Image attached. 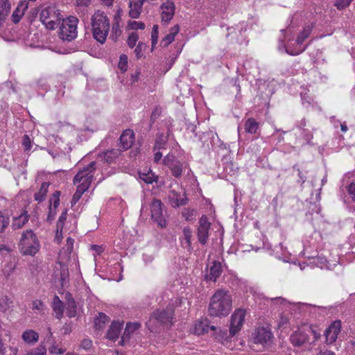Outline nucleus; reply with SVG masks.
<instances>
[{
	"mask_svg": "<svg viewBox=\"0 0 355 355\" xmlns=\"http://www.w3.org/2000/svg\"><path fill=\"white\" fill-rule=\"evenodd\" d=\"M170 170L172 175L176 178H180L182 176L183 171L182 163L180 161L173 162V164L171 165Z\"/></svg>",
	"mask_w": 355,
	"mask_h": 355,
	"instance_id": "f704fd0d",
	"label": "nucleus"
},
{
	"mask_svg": "<svg viewBox=\"0 0 355 355\" xmlns=\"http://www.w3.org/2000/svg\"><path fill=\"white\" fill-rule=\"evenodd\" d=\"M259 128V123L255 121V119L252 118L248 119L244 124V128L245 132L254 134L256 133L257 129Z\"/></svg>",
	"mask_w": 355,
	"mask_h": 355,
	"instance_id": "2f4dec72",
	"label": "nucleus"
},
{
	"mask_svg": "<svg viewBox=\"0 0 355 355\" xmlns=\"http://www.w3.org/2000/svg\"><path fill=\"white\" fill-rule=\"evenodd\" d=\"M56 209L54 208H52V207L49 206V213L46 218V221L49 223H51L53 220L55 219V217L56 216Z\"/></svg>",
	"mask_w": 355,
	"mask_h": 355,
	"instance_id": "5fc2aeb1",
	"label": "nucleus"
},
{
	"mask_svg": "<svg viewBox=\"0 0 355 355\" xmlns=\"http://www.w3.org/2000/svg\"><path fill=\"white\" fill-rule=\"evenodd\" d=\"M353 0H336L334 6L338 10H343L348 7Z\"/></svg>",
	"mask_w": 355,
	"mask_h": 355,
	"instance_id": "37998d69",
	"label": "nucleus"
},
{
	"mask_svg": "<svg viewBox=\"0 0 355 355\" xmlns=\"http://www.w3.org/2000/svg\"><path fill=\"white\" fill-rule=\"evenodd\" d=\"M171 123L169 122L168 124H167V135L164 136L162 133L157 134V138L155 143V148L162 149L164 148L166 142L168 139V137L172 134V130H171L170 127L171 126Z\"/></svg>",
	"mask_w": 355,
	"mask_h": 355,
	"instance_id": "412c9836",
	"label": "nucleus"
},
{
	"mask_svg": "<svg viewBox=\"0 0 355 355\" xmlns=\"http://www.w3.org/2000/svg\"><path fill=\"white\" fill-rule=\"evenodd\" d=\"M123 324V322L113 321L107 330V338L115 341L119 338Z\"/></svg>",
	"mask_w": 355,
	"mask_h": 355,
	"instance_id": "6ab92c4d",
	"label": "nucleus"
},
{
	"mask_svg": "<svg viewBox=\"0 0 355 355\" xmlns=\"http://www.w3.org/2000/svg\"><path fill=\"white\" fill-rule=\"evenodd\" d=\"M139 177L148 184L157 182L158 180V176L153 173L150 168L146 169L144 171H139Z\"/></svg>",
	"mask_w": 355,
	"mask_h": 355,
	"instance_id": "5701e85b",
	"label": "nucleus"
},
{
	"mask_svg": "<svg viewBox=\"0 0 355 355\" xmlns=\"http://www.w3.org/2000/svg\"><path fill=\"white\" fill-rule=\"evenodd\" d=\"M178 160L175 158L172 155H167L163 159V164L168 168H170L171 165L173 164V162H178Z\"/></svg>",
	"mask_w": 355,
	"mask_h": 355,
	"instance_id": "3c124183",
	"label": "nucleus"
},
{
	"mask_svg": "<svg viewBox=\"0 0 355 355\" xmlns=\"http://www.w3.org/2000/svg\"><path fill=\"white\" fill-rule=\"evenodd\" d=\"M28 3L24 1H21L14 10L12 15V21L14 24H17L24 15L25 10L28 9Z\"/></svg>",
	"mask_w": 355,
	"mask_h": 355,
	"instance_id": "aec40b11",
	"label": "nucleus"
},
{
	"mask_svg": "<svg viewBox=\"0 0 355 355\" xmlns=\"http://www.w3.org/2000/svg\"><path fill=\"white\" fill-rule=\"evenodd\" d=\"M91 25L94 38L101 44H104L110 28L107 15L100 10L95 12L91 19Z\"/></svg>",
	"mask_w": 355,
	"mask_h": 355,
	"instance_id": "7ed1b4c3",
	"label": "nucleus"
},
{
	"mask_svg": "<svg viewBox=\"0 0 355 355\" xmlns=\"http://www.w3.org/2000/svg\"><path fill=\"white\" fill-rule=\"evenodd\" d=\"M347 191L352 200L355 202V184L351 183L347 187Z\"/></svg>",
	"mask_w": 355,
	"mask_h": 355,
	"instance_id": "052dcab7",
	"label": "nucleus"
},
{
	"mask_svg": "<svg viewBox=\"0 0 355 355\" xmlns=\"http://www.w3.org/2000/svg\"><path fill=\"white\" fill-rule=\"evenodd\" d=\"M10 10V5L7 0L0 1V21L4 20Z\"/></svg>",
	"mask_w": 355,
	"mask_h": 355,
	"instance_id": "e433bc0d",
	"label": "nucleus"
},
{
	"mask_svg": "<svg viewBox=\"0 0 355 355\" xmlns=\"http://www.w3.org/2000/svg\"><path fill=\"white\" fill-rule=\"evenodd\" d=\"M232 309V297L227 291H217L211 297L209 305V315L212 317L227 315Z\"/></svg>",
	"mask_w": 355,
	"mask_h": 355,
	"instance_id": "f03ea898",
	"label": "nucleus"
},
{
	"mask_svg": "<svg viewBox=\"0 0 355 355\" xmlns=\"http://www.w3.org/2000/svg\"><path fill=\"white\" fill-rule=\"evenodd\" d=\"M313 27V24H307L304 27L303 30L299 33L295 40L297 45L302 44L304 40L309 37L312 32Z\"/></svg>",
	"mask_w": 355,
	"mask_h": 355,
	"instance_id": "a878e982",
	"label": "nucleus"
},
{
	"mask_svg": "<svg viewBox=\"0 0 355 355\" xmlns=\"http://www.w3.org/2000/svg\"><path fill=\"white\" fill-rule=\"evenodd\" d=\"M74 240L70 237L67 239V243L65 245V250L68 254H70L73 249Z\"/></svg>",
	"mask_w": 355,
	"mask_h": 355,
	"instance_id": "6e6d98bb",
	"label": "nucleus"
},
{
	"mask_svg": "<svg viewBox=\"0 0 355 355\" xmlns=\"http://www.w3.org/2000/svg\"><path fill=\"white\" fill-rule=\"evenodd\" d=\"M309 335L303 331H295L290 337L291 343L295 347H300L309 341Z\"/></svg>",
	"mask_w": 355,
	"mask_h": 355,
	"instance_id": "a211bd4d",
	"label": "nucleus"
},
{
	"mask_svg": "<svg viewBox=\"0 0 355 355\" xmlns=\"http://www.w3.org/2000/svg\"><path fill=\"white\" fill-rule=\"evenodd\" d=\"M163 203L159 199L154 198L150 203L151 218L154 222L163 227L166 225V219L163 214Z\"/></svg>",
	"mask_w": 355,
	"mask_h": 355,
	"instance_id": "1a4fd4ad",
	"label": "nucleus"
},
{
	"mask_svg": "<svg viewBox=\"0 0 355 355\" xmlns=\"http://www.w3.org/2000/svg\"><path fill=\"white\" fill-rule=\"evenodd\" d=\"M67 209H65L60 216L56 223V238L60 239L62 238V229L67 220Z\"/></svg>",
	"mask_w": 355,
	"mask_h": 355,
	"instance_id": "cd10ccee",
	"label": "nucleus"
},
{
	"mask_svg": "<svg viewBox=\"0 0 355 355\" xmlns=\"http://www.w3.org/2000/svg\"><path fill=\"white\" fill-rule=\"evenodd\" d=\"M222 271L221 263L219 261H215L209 269V272L205 275V279L207 281L216 282L221 275Z\"/></svg>",
	"mask_w": 355,
	"mask_h": 355,
	"instance_id": "f3484780",
	"label": "nucleus"
},
{
	"mask_svg": "<svg viewBox=\"0 0 355 355\" xmlns=\"http://www.w3.org/2000/svg\"><path fill=\"white\" fill-rule=\"evenodd\" d=\"M179 31H180L179 26L175 25V26H173L172 28H171L169 34H172V35L174 36V37H175V35L178 33Z\"/></svg>",
	"mask_w": 355,
	"mask_h": 355,
	"instance_id": "0e129e2a",
	"label": "nucleus"
},
{
	"mask_svg": "<svg viewBox=\"0 0 355 355\" xmlns=\"http://www.w3.org/2000/svg\"><path fill=\"white\" fill-rule=\"evenodd\" d=\"M142 6H141V3L134 2L133 0H130L129 1V16L132 19H137L139 17V15L142 10Z\"/></svg>",
	"mask_w": 355,
	"mask_h": 355,
	"instance_id": "bb28decb",
	"label": "nucleus"
},
{
	"mask_svg": "<svg viewBox=\"0 0 355 355\" xmlns=\"http://www.w3.org/2000/svg\"><path fill=\"white\" fill-rule=\"evenodd\" d=\"M60 191H55L53 193L52 197L49 200V207H52V208L57 209L60 205Z\"/></svg>",
	"mask_w": 355,
	"mask_h": 355,
	"instance_id": "4c0bfd02",
	"label": "nucleus"
},
{
	"mask_svg": "<svg viewBox=\"0 0 355 355\" xmlns=\"http://www.w3.org/2000/svg\"><path fill=\"white\" fill-rule=\"evenodd\" d=\"M40 248L39 240L32 230H27L22 233L19 243V249L22 254L34 256Z\"/></svg>",
	"mask_w": 355,
	"mask_h": 355,
	"instance_id": "20e7f679",
	"label": "nucleus"
},
{
	"mask_svg": "<svg viewBox=\"0 0 355 355\" xmlns=\"http://www.w3.org/2000/svg\"><path fill=\"white\" fill-rule=\"evenodd\" d=\"M139 40V35L137 33L132 32L130 34L127 42L128 45L130 48L132 49L135 45Z\"/></svg>",
	"mask_w": 355,
	"mask_h": 355,
	"instance_id": "79ce46f5",
	"label": "nucleus"
},
{
	"mask_svg": "<svg viewBox=\"0 0 355 355\" xmlns=\"http://www.w3.org/2000/svg\"><path fill=\"white\" fill-rule=\"evenodd\" d=\"M215 139L219 141V138L216 133H214L212 131L203 132L200 135L202 147L205 149V150H209L211 148L215 145Z\"/></svg>",
	"mask_w": 355,
	"mask_h": 355,
	"instance_id": "2eb2a0df",
	"label": "nucleus"
},
{
	"mask_svg": "<svg viewBox=\"0 0 355 355\" xmlns=\"http://www.w3.org/2000/svg\"><path fill=\"white\" fill-rule=\"evenodd\" d=\"M50 352L51 353H55L58 354H62L64 353V351L62 349H58L57 347H55V346H52L50 348Z\"/></svg>",
	"mask_w": 355,
	"mask_h": 355,
	"instance_id": "774afa93",
	"label": "nucleus"
},
{
	"mask_svg": "<svg viewBox=\"0 0 355 355\" xmlns=\"http://www.w3.org/2000/svg\"><path fill=\"white\" fill-rule=\"evenodd\" d=\"M340 321H334L325 331L326 341L328 344L334 343L340 331Z\"/></svg>",
	"mask_w": 355,
	"mask_h": 355,
	"instance_id": "4468645a",
	"label": "nucleus"
},
{
	"mask_svg": "<svg viewBox=\"0 0 355 355\" xmlns=\"http://www.w3.org/2000/svg\"><path fill=\"white\" fill-rule=\"evenodd\" d=\"M32 305H33L32 309L33 310H38L40 311H43L44 307V303L41 300H34L32 303Z\"/></svg>",
	"mask_w": 355,
	"mask_h": 355,
	"instance_id": "4d7b16f0",
	"label": "nucleus"
},
{
	"mask_svg": "<svg viewBox=\"0 0 355 355\" xmlns=\"http://www.w3.org/2000/svg\"><path fill=\"white\" fill-rule=\"evenodd\" d=\"M46 349L44 346H40L36 349H31L27 355H46Z\"/></svg>",
	"mask_w": 355,
	"mask_h": 355,
	"instance_id": "49530a36",
	"label": "nucleus"
},
{
	"mask_svg": "<svg viewBox=\"0 0 355 355\" xmlns=\"http://www.w3.org/2000/svg\"><path fill=\"white\" fill-rule=\"evenodd\" d=\"M245 316V311L236 309L231 316L230 337L234 336L241 329Z\"/></svg>",
	"mask_w": 355,
	"mask_h": 355,
	"instance_id": "9b49d317",
	"label": "nucleus"
},
{
	"mask_svg": "<svg viewBox=\"0 0 355 355\" xmlns=\"http://www.w3.org/2000/svg\"><path fill=\"white\" fill-rule=\"evenodd\" d=\"M49 187V183L48 182H43L41 184L40 190L34 195V199L35 201H37L38 202H42L45 200L46 196L48 193Z\"/></svg>",
	"mask_w": 355,
	"mask_h": 355,
	"instance_id": "7c9ffc66",
	"label": "nucleus"
},
{
	"mask_svg": "<svg viewBox=\"0 0 355 355\" xmlns=\"http://www.w3.org/2000/svg\"><path fill=\"white\" fill-rule=\"evenodd\" d=\"M175 40L174 36L172 34H168L164 37L162 38L160 42V46L162 47H167L170 44H171Z\"/></svg>",
	"mask_w": 355,
	"mask_h": 355,
	"instance_id": "a18cd8bd",
	"label": "nucleus"
},
{
	"mask_svg": "<svg viewBox=\"0 0 355 355\" xmlns=\"http://www.w3.org/2000/svg\"><path fill=\"white\" fill-rule=\"evenodd\" d=\"M22 338L27 343H36L38 340L39 335L33 330H27L23 333Z\"/></svg>",
	"mask_w": 355,
	"mask_h": 355,
	"instance_id": "72a5a7b5",
	"label": "nucleus"
},
{
	"mask_svg": "<svg viewBox=\"0 0 355 355\" xmlns=\"http://www.w3.org/2000/svg\"><path fill=\"white\" fill-rule=\"evenodd\" d=\"M254 343L261 345L263 347L270 346L273 340V335L270 329L261 327L255 329L252 334Z\"/></svg>",
	"mask_w": 355,
	"mask_h": 355,
	"instance_id": "0eeeda50",
	"label": "nucleus"
},
{
	"mask_svg": "<svg viewBox=\"0 0 355 355\" xmlns=\"http://www.w3.org/2000/svg\"><path fill=\"white\" fill-rule=\"evenodd\" d=\"M145 47L146 46L143 42H139L138 43L137 46H136L134 51L137 59H139L141 58V56L143 55L142 52L145 49Z\"/></svg>",
	"mask_w": 355,
	"mask_h": 355,
	"instance_id": "de8ad7c7",
	"label": "nucleus"
},
{
	"mask_svg": "<svg viewBox=\"0 0 355 355\" xmlns=\"http://www.w3.org/2000/svg\"><path fill=\"white\" fill-rule=\"evenodd\" d=\"M9 222V218L5 216L1 212H0V232L4 231V230L8 225Z\"/></svg>",
	"mask_w": 355,
	"mask_h": 355,
	"instance_id": "c03bdc74",
	"label": "nucleus"
},
{
	"mask_svg": "<svg viewBox=\"0 0 355 355\" xmlns=\"http://www.w3.org/2000/svg\"><path fill=\"white\" fill-rule=\"evenodd\" d=\"M78 6H88L91 0H76Z\"/></svg>",
	"mask_w": 355,
	"mask_h": 355,
	"instance_id": "69168bd1",
	"label": "nucleus"
},
{
	"mask_svg": "<svg viewBox=\"0 0 355 355\" xmlns=\"http://www.w3.org/2000/svg\"><path fill=\"white\" fill-rule=\"evenodd\" d=\"M110 320V318L103 313H99L98 316L95 319L94 324L96 329L101 330L105 328V325Z\"/></svg>",
	"mask_w": 355,
	"mask_h": 355,
	"instance_id": "473e14b6",
	"label": "nucleus"
},
{
	"mask_svg": "<svg viewBox=\"0 0 355 355\" xmlns=\"http://www.w3.org/2000/svg\"><path fill=\"white\" fill-rule=\"evenodd\" d=\"M118 67L123 72L127 70L128 56L126 55L122 54L120 55Z\"/></svg>",
	"mask_w": 355,
	"mask_h": 355,
	"instance_id": "a19ab883",
	"label": "nucleus"
},
{
	"mask_svg": "<svg viewBox=\"0 0 355 355\" xmlns=\"http://www.w3.org/2000/svg\"><path fill=\"white\" fill-rule=\"evenodd\" d=\"M160 8L162 10L161 16L162 21L168 23L173 18L175 13V5L172 1L164 3Z\"/></svg>",
	"mask_w": 355,
	"mask_h": 355,
	"instance_id": "dca6fc26",
	"label": "nucleus"
},
{
	"mask_svg": "<svg viewBox=\"0 0 355 355\" xmlns=\"http://www.w3.org/2000/svg\"><path fill=\"white\" fill-rule=\"evenodd\" d=\"M183 235L184 242L187 244L188 248L191 247V237H192V230L189 227H185L183 229Z\"/></svg>",
	"mask_w": 355,
	"mask_h": 355,
	"instance_id": "58836bf2",
	"label": "nucleus"
},
{
	"mask_svg": "<svg viewBox=\"0 0 355 355\" xmlns=\"http://www.w3.org/2000/svg\"><path fill=\"white\" fill-rule=\"evenodd\" d=\"M112 31L114 32L115 36L112 35L111 37L114 40H116L117 37L121 35V31L120 30L119 25L118 23L113 24Z\"/></svg>",
	"mask_w": 355,
	"mask_h": 355,
	"instance_id": "bf43d9fd",
	"label": "nucleus"
},
{
	"mask_svg": "<svg viewBox=\"0 0 355 355\" xmlns=\"http://www.w3.org/2000/svg\"><path fill=\"white\" fill-rule=\"evenodd\" d=\"M306 47H307V46H305L302 49H301L298 51H289L287 49H286V52L288 54L291 55H297L300 54V53L303 52L304 51H305Z\"/></svg>",
	"mask_w": 355,
	"mask_h": 355,
	"instance_id": "338daca9",
	"label": "nucleus"
},
{
	"mask_svg": "<svg viewBox=\"0 0 355 355\" xmlns=\"http://www.w3.org/2000/svg\"><path fill=\"white\" fill-rule=\"evenodd\" d=\"M141 327L139 322H128L126 324L125 329L123 331V335L127 338V340L130 339V335L133 332Z\"/></svg>",
	"mask_w": 355,
	"mask_h": 355,
	"instance_id": "c9c22d12",
	"label": "nucleus"
},
{
	"mask_svg": "<svg viewBox=\"0 0 355 355\" xmlns=\"http://www.w3.org/2000/svg\"><path fill=\"white\" fill-rule=\"evenodd\" d=\"M194 210L190 209H184L182 212V216L185 218L187 220H189L193 216Z\"/></svg>",
	"mask_w": 355,
	"mask_h": 355,
	"instance_id": "13d9d810",
	"label": "nucleus"
},
{
	"mask_svg": "<svg viewBox=\"0 0 355 355\" xmlns=\"http://www.w3.org/2000/svg\"><path fill=\"white\" fill-rule=\"evenodd\" d=\"M168 198L171 206L173 208L185 205L189 200L184 192H178L174 189L169 191Z\"/></svg>",
	"mask_w": 355,
	"mask_h": 355,
	"instance_id": "f8f14e48",
	"label": "nucleus"
},
{
	"mask_svg": "<svg viewBox=\"0 0 355 355\" xmlns=\"http://www.w3.org/2000/svg\"><path fill=\"white\" fill-rule=\"evenodd\" d=\"M195 333L200 335L207 333L209 330V322L208 320L198 321L194 327Z\"/></svg>",
	"mask_w": 355,
	"mask_h": 355,
	"instance_id": "c756f323",
	"label": "nucleus"
},
{
	"mask_svg": "<svg viewBox=\"0 0 355 355\" xmlns=\"http://www.w3.org/2000/svg\"><path fill=\"white\" fill-rule=\"evenodd\" d=\"M315 130V128L312 127L311 130L306 128L302 131V134L303 135L304 139L306 140L307 143H309L310 141L313 139V131Z\"/></svg>",
	"mask_w": 355,
	"mask_h": 355,
	"instance_id": "8fccbe9b",
	"label": "nucleus"
},
{
	"mask_svg": "<svg viewBox=\"0 0 355 355\" xmlns=\"http://www.w3.org/2000/svg\"><path fill=\"white\" fill-rule=\"evenodd\" d=\"M210 227L211 223L209 222L207 216L202 215L199 219L197 228V237L199 243L202 245L207 243Z\"/></svg>",
	"mask_w": 355,
	"mask_h": 355,
	"instance_id": "9d476101",
	"label": "nucleus"
},
{
	"mask_svg": "<svg viewBox=\"0 0 355 355\" xmlns=\"http://www.w3.org/2000/svg\"><path fill=\"white\" fill-rule=\"evenodd\" d=\"M95 170L96 162H92L83 169L80 170L73 178V184L78 185L76 191L71 201V206L76 205L80 199L82 195L89 188L94 178L92 173Z\"/></svg>",
	"mask_w": 355,
	"mask_h": 355,
	"instance_id": "f257e3e1",
	"label": "nucleus"
},
{
	"mask_svg": "<svg viewBox=\"0 0 355 355\" xmlns=\"http://www.w3.org/2000/svg\"><path fill=\"white\" fill-rule=\"evenodd\" d=\"M69 298L67 302V315L69 318H73L77 314V306L75 300L71 298V295L68 294Z\"/></svg>",
	"mask_w": 355,
	"mask_h": 355,
	"instance_id": "c85d7f7f",
	"label": "nucleus"
},
{
	"mask_svg": "<svg viewBox=\"0 0 355 355\" xmlns=\"http://www.w3.org/2000/svg\"><path fill=\"white\" fill-rule=\"evenodd\" d=\"M29 215L26 211H24L20 216L15 217L12 223L14 230L21 228L28 220Z\"/></svg>",
	"mask_w": 355,
	"mask_h": 355,
	"instance_id": "b1692460",
	"label": "nucleus"
},
{
	"mask_svg": "<svg viewBox=\"0 0 355 355\" xmlns=\"http://www.w3.org/2000/svg\"><path fill=\"white\" fill-rule=\"evenodd\" d=\"M52 308L55 313V317L61 319L63 316L64 306L63 302L60 300L58 295H55L53 299Z\"/></svg>",
	"mask_w": 355,
	"mask_h": 355,
	"instance_id": "393cba45",
	"label": "nucleus"
},
{
	"mask_svg": "<svg viewBox=\"0 0 355 355\" xmlns=\"http://www.w3.org/2000/svg\"><path fill=\"white\" fill-rule=\"evenodd\" d=\"M12 302L7 296H2L0 297V311L5 312L10 307Z\"/></svg>",
	"mask_w": 355,
	"mask_h": 355,
	"instance_id": "ea45409f",
	"label": "nucleus"
},
{
	"mask_svg": "<svg viewBox=\"0 0 355 355\" xmlns=\"http://www.w3.org/2000/svg\"><path fill=\"white\" fill-rule=\"evenodd\" d=\"M130 28L132 30H143L145 28V24L141 21H133L129 24Z\"/></svg>",
	"mask_w": 355,
	"mask_h": 355,
	"instance_id": "864d4df0",
	"label": "nucleus"
},
{
	"mask_svg": "<svg viewBox=\"0 0 355 355\" xmlns=\"http://www.w3.org/2000/svg\"><path fill=\"white\" fill-rule=\"evenodd\" d=\"M92 345V342L89 339H83L81 342L80 346L85 349H89Z\"/></svg>",
	"mask_w": 355,
	"mask_h": 355,
	"instance_id": "680f3d73",
	"label": "nucleus"
},
{
	"mask_svg": "<svg viewBox=\"0 0 355 355\" xmlns=\"http://www.w3.org/2000/svg\"><path fill=\"white\" fill-rule=\"evenodd\" d=\"M122 150L120 148L117 149H112L107 150L103 154H100L99 157H103V159L107 163H112L115 161V159L119 157L121 154Z\"/></svg>",
	"mask_w": 355,
	"mask_h": 355,
	"instance_id": "4be33fe9",
	"label": "nucleus"
},
{
	"mask_svg": "<svg viewBox=\"0 0 355 355\" xmlns=\"http://www.w3.org/2000/svg\"><path fill=\"white\" fill-rule=\"evenodd\" d=\"M158 40V26L154 25L151 33L152 46L154 47Z\"/></svg>",
	"mask_w": 355,
	"mask_h": 355,
	"instance_id": "09e8293b",
	"label": "nucleus"
},
{
	"mask_svg": "<svg viewBox=\"0 0 355 355\" xmlns=\"http://www.w3.org/2000/svg\"><path fill=\"white\" fill-rule=\"evenodd\" d=\"M173 312L172 308L156 310L151 314L149 320L146 322V327L150 332H156L159 325L167 324L171 321Z\"/></svg>",
	"mask_w": 355,
	"mask_h": 355,
	"instance_id": "39448f33",
	"label": "nucleus"
},
{
	"mask_svg": "<svg viewBox=\"0 0 355 355\" xmlns=\"http://www.w3.org/2000/svg\"><path fill=\"white\" fill-rule=\"evenodd\" d=\"M40 21L45 25L46 28L54 30L57 26L58 16L55 8L46 7L42 10L40 15Z\"/></svg>",
	"mask_w": 355,
	"mask_h": 355,
	"instance_id": "6e6552de",
	"label": "nucleus"
},
{
	"mask_svg": "<svg viewBox=\"0 0 355 355\" xmlns=\"http://www.w3.org/2000/svg\"><path fill=\"white\" fill-rule=\"evenodd\" d=\"M135 139L134 132L130 129H127L123 132L119 137V148L122 151L127 150L131 148Z\"/></svg>",
	"mask_w": 355,
	"mask_h": 355,
	"instance_id": "ddd939ff",
	"label": "nucleus"
},
{
	"mask_svg": "<svg viewBox=\"0 0 355 355\" xmlns=\"http://www.w3.org/2000/svg\"><path fill=\"white\" fill-rule=\"evenodd\" d=\"M78 19L74 16L62 19L59 26V37L62 40L71 42L77 37Z\"/></svg>",
	"mask_w": 355,
	"mask_h": 355,
	"instance_id": "423d86ee",
	"label": "nucleus"
},
{
	"mask_svg": "<svg viewBox=\"0 0 355 355\" xmlns=\"http://www.w3.org/2000/svg\"><path fill=\"white\" fill-rule=\"evenodd\" d=\"M22 145L24 146L25 151H28V150H31V139L28 137V135H24L23 139H22Z\"/></svg>",
	"mask_w": 355,
	"mask_h": 355,
	"instance_id": "603ef678",
	"label": "nucleus"
},
{
	"mask_svg": "<svg viewBox=\"0 0 355 355\" xmlns=\"http://www.w3.org/2000/svg\"><path fill=\"white\" fill-rule=\"evenodd\" d=\"M161 110L160 108L156 107L152 112L150 115V121L153 123L157 118L160 115Z\"/></svg>",
	"mask_w": 355,
	"mask_h": 355,
	"instance_id": "e2e57ef3",
	"label": "nucleus"
}]
</instances>
